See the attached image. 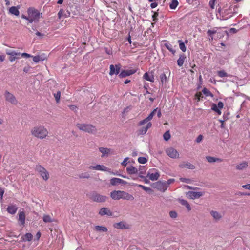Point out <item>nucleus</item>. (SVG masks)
Here are the masks:
<instances>
[{"label":"nucleus","instance_id":"obj_1","mask_svg":"<svg viewBox=\"0 0 250 250\" xmlns=\"http://www.w3.org/2000/svg\"><path fill=\"white\" fill-rule=\"evenodd\" d=\"M27 12V16L22 14L21 17L22 19L28 21L30 23L38 22L40 19L42 17V13L34 7L28 8Z\"/></svg>","mask_w":250,"mask_h":250},{"label":"nucleus","instance_id":"obj_2","mask_svg":"<svg viewBox=\"0 0 250 250\" xmlns=\"http://www.w3.org/2000/svg\"><path fill=\"white\" fill-rule=\"evenodd\" d=\"M30 132L33 136L41 140L45 139L48 135L47 129L42 125H36L32 127Z\"/></svg>","mask_w":250,"mask_h":250},{"label":"nucleus","instance_id":"obj_3","mask_svg":"<svg viewBox=\"0 0 250 250\" xmlns=\"http://www.w3.org/2000/svg\"><path fill=\"white\" fill-rule=\"evenodd\" d=\"M89 169H92V170H95L98 171H106L109 173H110L111 174L114 175H119L120 176H122L123 178H125L126 176L121 175L118 173V172H113L111 171V169L108 168L106 166L103 165H100V164H96L95 165L90 166L89 167Z\"/></svg>","mask_w":250,"mask_h":250},{"label":"nucleus","instance_id":"obj_4","mask_svg":"<svg viewBox=\"0 0 250 250\" xmlns=\"http://www.w3.org/2000/svg\"><path fill=\"white\" fill-rule=\"evenodd\" d=\"M76 126L80 130L89 133H95L96 132L95 127L90 124L78 123Z\"/></svg>","mask_w":250,"mask_h":250},{"label":"nucleus","instance_id":"obj_5","mask_svg":"<svg viewBox=\"0 0 250 250\" xmlns=\"http://www.w3.org/2000/svg\"><path fill=\"white\" fill-rule=\"evenodd\" d=\"M35 171L40 175L43 180L47 181L49 178V174L47 170L40 165H36Z\"/></svg>","mask_w":250,"mask_h":250},{"label":"nucleus","instance_id":"obj_6","mask_svg":"<svg viewBox=\"0 0 250 250\" xmlns=\"http://www.w3.org/2000/svg\"><path fill=\"white\" fill-rule=\"evenodd\" d=\"M5 52L7 55L9 56V60L10 62H13L16 59H19L20 58V52L9 49H6Z\"/></svg>","mask_w":250,"mask_h":250},{"label":"nucleus","instance_id":"obj_7","mask_svg":"<svg viewBox=\"0 0 250 250\" xmlns=\"http://www.w3.org/2000/svg\"><path fill=\"white\" fill-rule=\"evenodd\" d=\"M160 173L156 169H150L147 173V177L151 181H156L160 177Z\"/></svg>","mask_w":250,"mask_h":250},{"label":"nucleus","instance_id":"obj_8","mask_svg":"<svg viewBox=\"0 0 250 250\" xmlns=\"http://www.w3.org/2000/svg\"><path fill=\"white\" fill-rule=\"evenodd\" d=\"M153 187L160 191L165 192L167 188V184L166 181H159L153 184Z\"/></svg>","mask_w":250,"mask_h":250},{"label":"nucleus","instance_id":"obj_9","mask_svg":"<svg viewBox=\"0 0 250 250\" xmlns=\"http://www.w3.org/2000/svg\"><path fill=\"white\" fill-rule=\"evenodd\" d=\"M90 198L94 202H104L106 200L107 197L106 196L99 194L96 192H94L90 195Z\"/></svg>","mask_w":250,"mask_h":250},{"label":"nucleus","instance_id":"obj_10","mask_svg":"<svg viewBox=\"0 0 250 250\" xmlns=\"http://www.w3.org/2000/svg\"><path fill=\"white\" fill-rule=\"evenodd\" d=\"M219 29L217 28H214L212 30H208L207 31V34L210 37L209 40H213L214 38V35L216 34L217 37L221 38L224 36V33L220 32Z\"/></svg>","mask_w":250,"mask_h":250},{"label":"nucleus","instance_id":"obj_11","mask_svg":"<svg viewBox=\"0 0 250 250\" xmlns=\"http://www.w3.org/2000/svg\"><path fill=\"white\" fill-rule=\"evenodd\" d=\"M4 95L5 100L8 102L14 105H16L18 104V100L12 93L6 90L4 92Z\"/></svg>","mask_w":250,"mask_h":250},{"label":"nucleus","instance_id":"obj_12","mask_svg":"<svg viewBox=\"0 0 250 250\" xmlns=\"http://www.w3.org/2000/svg\"><path fill=\"white\" fill-rule=\"evenodd\" d=\"M166 153L171 158L176 159L179 158V153L175 148L170 147L166 149Z\"/></svg>","mask_w":250,"mask_h":250},{"label":"nucleus","instance_id":"obj_13","mask_svg":"<svg viewBox=\"0 0 250 250\" xmlns=\"http://www.w3.org/2000/svg\"><path fill=\"white\" fill-rule=\"evenodd\" d=\"M113 227L116 229H125L130 228V225L125 221H124L114 223L113 224Z\"/></svg>","mask_w":250,"mask_h":250},{"label":"nucleus","instance_id":"obj_14","mask_svg":"<svg viewBox=\"0 0 250 250\" xmlns=\"http://www.w3.org/2000/svg\"><path fill=\"white\" fill-rule=\"evenodd\" d=\"M204 194V192L188 191L187 192V196L191 199L199 198Z\"/></svg>","mask_w":250,"mask_h":250},{"label":"nucleus","instance_id":"obj_15","mask_svg":"<svg viewBox=\"0 0 250 250\" xmlns=\"http://www.w3.org/2000/svg\"><path fill=\"white\" fill-rule=\"evenodd\" d=\"M158 110V108H156V109H154L150 114L147 117L145 118L142 121H141L139 123V125H143L145 124H147L148 122H150V121L152 119L153 116L155 115L156 113V112Z\"/></svg>","mask_w":250,"mask_h":250},{"label":"nucleus","instance_id":"obj_16","mask_svg":"<svg viewBox=\"0 0 250 250\" xmlns=\"http://www.w3.org/2000/svg\"><path fill=\"white\" fill-rule=\"evenodd\" d=\"M224 104L223 103L220 101L217 104H213L211 105V110L216 112L218 115L221 114V109L223 108Z\"/></svg>","mask_w":250,"mask_h":250},{"label":"nucleus","instance_id":"obj_17","mask_svg":"<svg viewBox=\"0 0 250 250\" xmlns=\"http://www.w3.org/2000/svg\"><path fill=\"white\" fill-rule=\"evenodd\" d=\"M121 69L120 64H117L114 66L113 64L110 65V72L109 75L112 76L114 74H118L120 72V70Z\"/></svg>","mask_w":250,"mask_h":250},{"label":"nucleus","instance_id":"obj_18","mask_svg":"<svg viewBox=\"0 0 250 250\" xmlns=\"http://www.w3.org/2000/svg\"><path fill=\"white\" fill-rule=\"evenodd\" d=\"M121 190H114L110 193L111 198L115 200H119L121 199Z\"/></svg>","mask_w":250,"mask_h":250},{"label":"nucleus","instance_id":"obj_19","mask_svg":"<svg viewBox=\"0 0 250 250\" xmlns=\"http://www.w3.org/2000/svg\"><path fill=\"white\" fill-rule=\"evenodd\" d=\"M210 214L215 221H219L222 218V215L218 211L215 210H211Z\"/></svg>","mask_w":250,"mask_h":250},{"label":"nucleus","instance_id":"obj_20","mask_svg":"<svg viewBox=\"0 0 250 250\" xmlns=\"http://www.w3.org/2000/svg\"><path fill=\"white\" fill-rule=\"evenodd\" d=\"M110 184L112 186H117L119 184H125L126 182L118 178H112L110 179Z\"/></svg>","mask_w":250,"mask_h":250},{"label":"nucleus","instance_id":"obj_21","mask_svg":"<svg viewBox=\"0 0 250 250\" xmlns=\"http://www.w3.org/2000/svg\"><path fill=\"white\" fill-rule=\"evenodd\" d=\"M99 215L101 216L107 215L108 216H111L112 215V212L108 208H102L99 212Z\"/></svg>","mask_w":250,"mask_h":250},{"label":"nucleus","instance_id":"obj_22","mask_svg":"<svg viewBox=\"0 0 250 250\" xmlns=\"http://www.w3.org/2000/svg\"><path fill=\"white\" fill-rule=\"evenodd\" d=\"M99 151L102 153L101 157H107L111 153V150L105 147H99Z\"/></svg>","mask_w":250,"mask_h":250},{"label":"nucleus","instance_id":"obj_23","mask_svg":"<svg viewBox=\"0 0 250 250\" xmlns=\"http://www.w3.org/2000/svg\"><path fill=\"white\" fill-rule=\"evenodd\" d=\"M179 167L182 168H186L192 170L195 169V167L193 164L188 162H184L180 164Z\"/></svg>","mask_w":250,"mask_h":250},{"label":"nucleus","instance_id":"obj_24","mask_svg":"<svg viewBox=\"0 0 250 250\" xmlns=\"http://www.w3.org/2000/svg\"><path fill=\"white\" fill-rule=\"evenodd\" d=\"M18 221L20 225L24 226L25 222V214L23 211H20L18 214Z\"/></svg>","mask_w":250,"mask_h":250},{"label":"nucleus","instance_id":"obj_25","mask_svg":"<svg viewBox=\"0 0 250 250\" xmlns=\"http://www.w3.org/2000/svg\"><path fill=\"white\" fill-rule=\"evenodd\" d=\"M121 195V199L132 201L134 199L132 195L124 191H122Z\"/></svg>","mask_w":250,"mask_h":250},{"label":"nucleus","instance_id":"obj_26","mask_svg":"<svg viewBox=\"0 0 250 250\" xmlns=\"http://www.w3.org/2000/svg\"><path fill=\"white\" fill-rule=\"evenodd\" d=\"M248 163L246 161H243L236 165V169L238 170H243L247 168Z\"/></svg>","mask_w":250,"mask_h":250},{"label":"nucleus","instance_id":"obj_27","mask_svg":"<svg viewBox=\"0 0 250 250\" xmlns=\"http://www.w3.org/2000/svg\"><path fill=\"white\" fill-rule=\"evenodd\" d=\"M126 171L130 175L137 174L138 170L137 168L133 166H130L126 168Z\"/></svg>","mask_w":250,"mask_h":250},{"label":"nucleus","instance_id":"obj_28","mask_svg":"<svg viewBox=\"0 0 250 250\" xmlns=\"http://www.w3.org/2000/svg\"><path fill=\"white\" fill-rule=\"evenodd\" d=\"M152 124L151 122H148L146 126L145 127H142L139 130V134L144 135L146 133L147 131V130L151 127Z\"/></svg>","mask_w":250,"mask_h":250},{"label":"nucleus","instance_id":"obj_29","mask_svg":"<svg viewBox=\"0 0 250 250\" xmlns=\"http://www.w3.org/2000/svg\"><path fill=\"white\" fill-rule=\"evenodd\" d=\"M135 71L132 70H124L122 71L119 74V76L121 78H124L134 74Z\"/></svg>","mask_w":250,"mask_h":250},{"label":"nucleus","instance_id":"obj_30","mask_svg":"<svg viewBox=\"0 0 250 250\" xmlns=\"http://www.w3.org/2000/svg\"><path fill=\"white\" fill-rule=\"evenodd\" d=\"M18 209V207L14 205H11L7 207V210L11 214H14Z\"/></svg>","mask_w":250,"mask_h":250},{"label":"nucleus","instance_id":"obj_31","mask_svg":"<svg viewBox=\"0 0 250 250\" xmlns=\"http://www.w3.org/2000/svg\"><path fill=\"white\" fill-rule=\"evenodd\" d=\"M206 159L209 163H210L222 162V160L220 158H215L210 156H206Z\"/></svg>","mask_w":250,"mask_h":250},{"label":"nucleus","instance_id":"obj_32","mask_svg":"<svg viewBox=\"0 0 250 250\" xmlns=\"http://www.w3.org/2000/svg\"><path fill=\"white\" fill-rule=\"evenodd\" d=\"M9 12L10 14L15 15V16H18L20 14L19 8L18 7H15V6L11 7L9 9Z\"/></svg>","mask_w":250,"mask_h":250},{"label":"nucleus","instance_id":"obj_33","mask_svg":"<svg viewBox=\"0 0 250 250\" xmlns=\"http://www.w3.org/2000/svg\"><path fill=\"white\" fill-rule=\"evenodd\" d=\"M143 78L144 79L150 81L151 82H154V77L152 74L150 75L148 73L146 72L144 74L143 76Z\"/></svg>","mask_w":250,"mask_h":250},{"label":"nucleus","instance_id":"obj_34","mask_svg":"<svg viewBox=\"0 0 250 250\" xmlns=\"http://www.w3.org/2000/svg\"><path fill=\"white\" fill-rule=\"evenodd\" d=\"M94 230L97 232H106L107 231L108 229L104 226H96L94 227Z\"/></svg>","mask_w":250,"mask_h":250},{"label":"nucleus","instance_id":"obj_35","mask_svg":"<svg viewBox=\"0 0 250 250\" xmlns=\"http://www.w3.org/2000/svg\"><path fill=\"white\" fill-rule=\"evenodd\" d=\"M186 58V57L185 55H180L179 56V58L177 60V64L179 66H182L184 62V61Z\"/></svg>","mask_w":250,"mask_h":250},{"label":"nucleus","instance_id":"obj_36","mask_svg":"<svg viewBox=\"0 0 250 250\" xmlns=\"http://www.w3.org/2000/svg\"><path fill=\"white\" fill-rule=\"evenodd\" d=\"M179 201L181 204L186 207L187 209L190 211L191 209V207L189 204L184 199H179Z\"/></svg>","mask_w":250,"mask_h":250},{"label":"nucleus","instance_id":"obj_37","mask_svg":"<svg viewBox=\"0 0 250 250\" xmlns=\"http://www.w3.org/2000/svg\"><path fill=\"white\" fill-rule=\"evenodd\" d=\"M179 3L177 0H172L169 4V7L172 10H174L176 8Z\"/></svg>","mask_w":250,"mask_h":250},{"label":"nucleus","instance_id":"obj_38","mask_svg":"<svg viewBox=\"0 0 250 250\" xmlns=\"http://www.w3.org/2000/svg\"><path fill=\"white\" fill-rule=\"evenodd\" d=\"M178 42L179 43V47L180 49L184 52L186 51V47L185 45V43L182 42V40H178Z\"/></svg>","mask_w":250,"mask_h":250},{"label":"nucleus","instance_id":"obj_39","mask_svg":"<svg viewBox=\"0 0 250 250\" xmlns=\"http://www.w3.org/2000/svg\"><path fill=\"white\" fill-rule=\"evenodd\" d=\"M44 60V58H43L42 56H39V55H37V56L33 57V60L36 63H38L40 61H43Z\"/></svg>","mask_w":250,"mask_h":250},{"label":"nucleus","instance_id":"obj_40","mask_svg":"<svg viewBox=\"0 0 250 250\" xmlns=\"http://www.w3.org/2000/svg\"><path fill=\"white\" fill-rule=\"evenodd\" d=\"M165 46L167 49L170 52L174 54L175 51L172 48V45L169 43H166L165 44Z\"/></svg>","mask_w":250,"mask_h":250},{"label":"nucleus","instance_id":"obj_41","mask_svg":"<svg viewBox=\"0 0 250 250\" xmlns=\"http://www.w3.org/2000/svg\"><path fill=\"white\" fill-rule=\"evenodd\" d=\"M43 221L45 223H50L52 222L51 217L48 215H44L43 216Z\"/></svg>","mask_w":250,"mask_h":250},{"label":"nucleus","instance_id":"obj_42","mask_svg":"<svg viewBox=\"0 0 250 250\" xmlns=\"http://www.w3.org/2000/svg\"><path fill=\"white\" fill-rule=\"evenodd\" d=\"M135 186H138V187H140L143 189H144L145 191L146 192H150L152 191V189L148 187H146L145 186L142 185H138V184H135Z\"/></svg>","mask_w":250,"mask_h":250},{"label":"nucleus","instance_id":"obj_43","mask_svg":"<svg viewBox=\"0 0 250 250\" xmlns=\"http://www.w3.org/2000/svg\"><path fill=\"white\" fill-rule=\"evenodd\" d=\"M202 92L206 96L213 97V94L209 91V90L206 88H204L203 89Z\"/></svg>","mask_w":250,"mask_h":250},{"label":"nucleus","instance_id":"obj_44","mask_svg":"<svg viewBox=\"0 0 250 250\" xmlns=\"http://www.w3.org/2000/svg\"><path fill=\"white\" fill-rule=\"evenodd\" d=\"M138 161L139 163L144 164L146 163L147 161V160L146 158L144 157H140L138 159Z\"/></svg>","mask_w":250,"mask_h":250},{"label":"nucleus","instance_id":"obj_45","mask_svg":"<svg viewBox=\"0 0 250 250\" xmlns=\"http://www.w3.org/2000/svg\"><path fill=\"white\" fill-rule=\"evenodd\" d=\"M218 76L221 77H228V74L225 72L224 70L219 71L217 72Z\"/></svg>","mask_w":250,"mask_h":250},{"label":"nucleus","instance_id":"obj_46","mask_svg":"<svg viewBox=\"0 0 250 250\" xmlns=\"http://www.w3.org/2000/svg\"><path fill=\"white\" fill-rule=\"evenodd\" d=\"M160 79H161V83L163 84V83H165L167 82V76L166 75H165V73H162L161 75H160Z\"/></svg>","mask_w":250,"mask_h":250},{"label":"nucleus","instance_id":"obj_47","mask_svg":"<svg viewBox=\"0 0 250 250\" xmlns=\"http://www.w3.org/2000/svg\"><path fill=\"white\" fill-rule=\"evenodd\" d=\"M32 238V235L31 233H27L24 235V239L27 241H31Z\"/></svg>","mask_w":250,"mask_h":250},{"label":"nucleus","instance_id":"obj_48","mask_svg":"<svg viewBox=\"0 0 250 250\" xmlns=\"http://www.w3.org/2000/svg\"><path fill=\"white\" fill-rule=\"evenodd\" d=\"M79 177L81 179H88L90 175L88 173H82L79 175Z\"/></svg>","mask_w":250,"mask_h":250},{"label":"nucleus","instance_id":"obj_49","mask_svg":"<svg viewBox=\"0 0 250 250\" xmlns=\"http://www.w3.org/2000/svg\"><path fill=\"white\" fill-rule=\"evenodd\" d=\"M163 137L165 140L168 141L170 138L169 132L168 131L166 132L163 135Z\"/></svg>","mask_w":250,"mask_h":250},{"label":"nucleus","instance_id":"obj_50","mask_svg":"<svg viewBox=\"0 0 250 250\" xmlns=\"http://www.w3.org/2000/svg\"><path fill=\"white\" fill-rule=\"evenodd\" d=\"M54 96L55 98L57 103H58L60 99L61 92L60 91H58L56 93L54 94Z\"/></svg>","mask_w":250,"mask_h":250},{"label":"nucleus","instance_id":"obj_51","mask_svg":"<svg viewBox=\"0 0 250 250\" xmlns=\"http://www.w3.org/2000/svg\"><path fill=\"white\" fill-rule=\"evenodd\" d=\"M169 216L172 218H176L177 217V213L175 211H171L169 212Z\"/></svg>","mask_w":250,"mask_h":250},{"label":"nucleus","instance_id":"obj_52","mask_svg":"<svg viewBox=\"0 0 250 250\" xmlns=\"http://www.w3.org/2000/svg\"><path fill=\"white\" fill-rule=\"evenodd\" d=\"M69 107L70 109L75 112H76L78 110V107L77 106L75 105H69Z\"/></svg>","mask_w":250,"mask_h":250},{"label":"nucleus","instance_id":"obj_53","mask_svg":"<svg viewBox=\"0 0 250 250\" xmlns=\"http://www.w3.org/2000/svg\"><path fill=\"white\" fill-rule=\"evenodd\" d=\"M180 180L181 182H185V183H190V181H191L190 179L185 178H180Z\"/></svg>","mask_w":250,"mask_h":250},{"label":"nucleus","instance_id":"obj_54","mask_svg":"<svg viewBox=\"0 0 250 250\" xmlns=\"http://www.w3.org/2000/svg\"><path fill=\"white\" fill-rule=\"evenodd\" d=\"M216 0H210L209 2V5L211 9L214 8V4Z\"/></svg>","mask_w":250,"mask_h":250},{"label":"nucleus","instance_id":"obj_55","mask_svg":"<svg viewBox=\"0 0 250 250\" xmlns=\"http://www.w3.org/2000/svg\"><path fill=\"white\" fill-rule=\"evenodd\" d=\"M20 56H21V57H25V58H30V57H32V56L30 54L26 53H21Z\"/></svg>","mask_w":250,"mask_h":250},{"label":"nucleus","instance_id":"obj_56","mask_svg":"<svg viewBox=\"0 0 250 250\" xmlns=\"http://www.w3.org/2000/svg\"><path fill=\"white\" fill-rule=\"evenodd\" d=\"M174 181H175V179L171 178V179H168L167 180V181L166 182V183L167 184V186H168L169 185L173 183Z\"/></svg>","mask_w":250,"mask_h":250},{"label":"nucleus","instance_id":"obj_57","mask_svg":"<svg viewBox=\"0 0 250 250\" xmlns=\"http://www.w3.org/2000/svg\"><path fill=\"white\" fill-rule=\"evenodd\" d=\"M128 160V158L126 157L124 159V161L121 163V165L125 166L127 165V161Z\"/></svg>","mask_w":250,"mask_h":250},{"label":"nucleus","instance_id":"obj_58","mask_svg":"<svg viewBox=\"0 0 250 250\" xmlns=\"http://www.w3.org/2000/svg\"><path fill=\"white\" fill-rule=\"evenodd\" d=\"M203 136L202 135H199L196 139V142L197 143H200L203 140Z\"/></svg>","mask_w":250,"mask_h":250},{"label":"nucleus","instance_id":"obj_59","mask_svg":"<svg viewBox=\"0 0 250 250\" xmlns=\"http://www.w3.org/2000/svg\"><path fill=\"white\" fill-rule=\"evenodd\" d=\"M242 187L243 188H245L246 189H249V190H250V184H246V185H244L242 186Z\"/></svg>","mask_w":250,"mask_h":250},{"label":"nucleus","instance_id":"obj_60","mask_svg":"<svg viewBox=\"0 0 250 250\" xmlns=\"http://www.w3.org/2000/svg\"><path fill=\"white\" fill-rule=\"evenodd\" d=\"M226 120V119L225 118H224V120H221V119H219V121L221 123V125H220V127L221 128H224V121Z\"/></svg>","mask_w":250,"mask_h":250},{"label":"nucleus","instance_id":"obj_61","mask_svg":"<svg viewBox=\"0 0 250 250\" xmlns=\"http://www.w3.org/2000/svg\"><path fill=\"white\" fill-rule=\"evenodd\" d=\"M158 5V4L157 2H153L151 3V5H150V7L151 8H155L157 7V6Z\"/></svg>","mask_w":250,"mask_h":250},{"label":"nucleus","instance_id":"obj_62","mask_svg":"<svg viewBox=\"0 0 250 250\" xmlns=\"http://www.w3.org/2000/svg\"><path fill=\"white\" fill-rule=\"evenodd\" d=\"M5 58V56L4 55H1L0 56V62H3Z\"/></svg>","mask_w":250,"mask_h":250},{"label":"nucleus","instance_id":"obj_63","mask_svg":"<svg viewBox=\"0 0 250 250\" xmlns=\"http://www.w3.org/2000/svg\"><path fill=\"white\" fill-rule=\"evenodd\" d=\"M158 16V14L157 13H155L153 16H152V18H153V21H156V17Z\"/></svg>","mask_w":250,"mask_h":250},{"label":"nucleus","instance_id":"obj_64","mask_svg":"<svg viewBox=\"0 0 250 250\" xmlns=\"http://www.w3.org/2000/svg\"><path fill=\"white\" fill-rule=\"evenodd\" d=\"M230 32L231 33H236L237 32V30L236 29L232 28L230 29Z\"/></svg>","mask_w":250,"mask_h":250}]
</instances>
